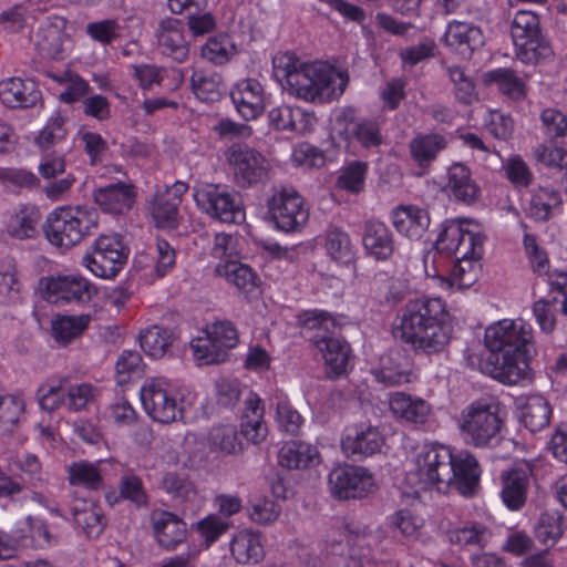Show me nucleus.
I'll return each instance as SVG.
<instances>
[{
	"instance_id": "obj_1",
	"label": "nucleus",
	"mask_w": 567,
	"mask_h": 567,
	"mask_svg": "<svg viewBox=\"0 0 567 567\" xmlns=\"http://www.w3.org/2000/svg\"><path fill=\"white\" fill-rule=\"evenodd\" d=\"M488 355L480 363L481 371L494 380L516 385L533 380L529 360L536 353L533 329L522 319H504L485 331Z\"/></svg>"
},
{
	"instance_id": "obj_2",
	"label": "nucleus",
	"mask_w": 567,
	"mask_h": 567,
	"mask_svg": "<svg viewBox=\"0 0 567 567\" xmlns=\"http://www.w3.org/2000/svg\"><path fill=\"white\" fill-rule=\"evenodd\" d=\"M447 317L440 298L409 300L398 315L392 333L415 352L439 353L450 343L453 333Z\"/></svg>"
},
{
	"instance_id": "obj_3",
	"label": "nucleus",
	"mask_w": 567,
	"mask_h": 567,
	"mask_svg": "<svg viewBox=\"0 0 567 567\" xmlns=\"http://www.w3.org/2000/svg\"><path fill=\"white\" fill-rule=\"evenodd\" d=\"M415 462L419 481L424 488H434L440 493L456 489L462 495H472L478 484V463L467 452L454 456L447 446L425 444Z\"/></svg>"
},
{
	"instance_id": "obj_4",
	"label": "nucleus",
	"mask_w": 567,
	"mask_h": 567,
	"mask_svg": "<svg viewBox=\"0 0 567 567\" xmlns=\"http://www.w3.org/2000/svg\"><path fill=\"white\" fill-rule=\"evenodd\" d=\"M505 421L503 404L494 396L474 400L458 416L464 442L475 447H493L502 440Z\"/></svg>"
},
{
	"instance_id": "obj_5",
	"label": "nucleus",
	"mask_w": 567,
	"mask_h": 567,
	"mask_svg": "<svg viewBox=\"0 0 567 567\" xmlns=\"http://www.w3.org/2000/svg\"><path fill=\"white\" fill-rule=\"evenodd\" d=\"M97 226L99 214L94 208L63 206L48 215L43 231L50 244L69 249L91 236Z\"/></svg>"
},
{
	"instance_id": "obj_6",
	"label": "nucleus",
	"mask_w": 567,
	"mask_h": 567,
	"mask_svg": "<svg viewBox=\"0 0 567 567\" xmlns=\"http://www.w3.org/2000/svg\"><path fill=\"white\" fill-rule=\"evenodd\" d=\"M305 327L317 330L311 341L322 354L328 377L338 378L348 371L351 349L349 343L331 336L337 329L336 320L327 312L309 311L305 313Z\"/></svg>"
},
{
	"instance_id": "obj_7",
	"label": "nucleus",
	"mask_w": 567,
	"mask_h": 567,
	"mask_svg": "<svg viewBox=\"0 0 567 567\" xmlns=\"http://www.w3.org/2000/svg\"><path fill=\"white\" fill-rule=\"evenodd\" d=\"M348 78L323 64H306L300 73L290 78L288 92L309 102H328L339 97Z\"/></svg>"
},
{
	"instance_id": "obj_8",
	"label": "nucleus",
	"mask_w": 567,
	"mask_h": 567,
	"mask_svg": "<svg viewBox=\"0 0 567 567\" xmlns=\"http://www.w3.org/2000/svg\"><path fill=\"white\" fill-rule=\"evenodd\" d=\"M348 78L323 64H306L300 73L290 78L288 92L309 102H328L339 97Z\"/></svg>"
},
{
	"instance_id": "obj_9",
	"label": "nucleus",
	"mask_w": 567,
	"mask_h": 567,
	"mask_svg": "<svg viewBox=\"0 0 567 567\" xmlns=\"http://www.w3.org/2000/svg\"><path fill=\"white\" fill-rule=\"evenodd\" d=\"M511 38L515 54L523 63L535 64L553 55L551 45L543 33L539 17L529 10H519L511 22Z\"/></svg>"
},
{
	"instance_id": "obj_10",
	"label": "nucleus",
	"mask_w": 567,
	"mask_h": 567,
	"mask_svg": "<svg viewBox=\"0 0 567 567\" xmlns=\"http://www.w3.org/2000/svg\"><path fill=\"white\" fill-rule=\"evenodd\" d=\"M467 219L446 220L435 241L436 250L455 258L482 257L485 237Z\"/></svg>"
},
{
	"instance_id": "obj_11",
	"label": "nucleus",
	"mask_w": 567,
	"mask_h": 567,
	"mask_svg": "<svg viewBox=\"0 0 567 567\" xmlns=\"http://www.w3.org/2000/svg\"><path fill=\"white\" fill-rule=\"evenodd\" d=\"M236 186L246 189L264 184L269 179L268 159L247 144L234 143L225 151Z\"/></svg>"
},
{
	"instance_id": "obj_12",
	"label": "nucleus",
	"mask_w": 567,
	"mask_h": 567,
	"mask_svg": "<svg viewBox=\"0 0 567 567\" xmlns=\"http://www.w3.org/2000/svg\"><path fill=\"white\" fill-rule=\"evenodd\" d=\"M144 411L156 422L171 423L183 416L181 406L167 379L151 378L140 390Z\"/></svg>"
},
{
	"instance_id": "obj_13",
	"label": "nucleus",
	"mask_w": 567,
	"mask_h": 567,
	"mask_svg": "<svg viewBox=\"0 0 567 567\" xmlns=\"http://www.w3.org/2000/svg\"><path fill=\"white\" fill-rule=\"evenodd\" d=\"M194 199L203 213L219 221L235 224L245 218L238 194L219 185L210 184L197 188Z\"/></svg>"
},
{
	"instance_id": "obj_14",
	"label": "nucleus",
	"mask_w": 567,
	"mask_h": 567,
	"mask_svg": "<svg viewBox=\"0 0 567 567\" xmlns=\"http://www.w3.org/2000/svg\"><path fill=\"white\" fill-rule=\"evenodd\" d=\"M268 210L277 228L286 233L300 230L309 219L303 197L291 187L276 189L268 200Z\"/></svg>"
},
{
	"instance_id": "obj_15",
	"label": "nucleus",
	"mask_w": 567,
	"mask_h": 567,
	"mask_svg": "<svg viewBox=\"0 0 567 567\" xmlns=\"http://www.w3.org/2000/svg\"><path fill=\"white\" fill-rule=\"evenodd\" d=\"M127 259V249L117 236H100L92 252L83 257V264L95 276L112 278L117 275Z\"/></svg>"
},
{
	"instance_id": "obj_16",
	"label": "nucleus",
	"mask_w": 567,
	"mask_h": 567,
	"mask_svg": "<svg viewBox=\"0 0 567 567\" xmlns=\"http://www.w3.org/2000/svg\"><path fill=\"white\" fill-rule=\"evenodd\" d=\"M372 483V477L365 468L352 465L338 466L328 477L331 494L340 499L363 497Z\"/></svg>"
},
{
	"instance_id": "obj_17",
	"label": "nucleus",
	"mask_w": 567,
	"mask_h": 567,
	"mask_svg": "<svg viewBox=\"0 0 567 567\" xmlns=\"http://www.w3.org/2000/svg\"><path fill=\"white\" fill-rule=\"evenodd\" d=\"M188 185L176 182L171 186L158 188L148 204V212L157 227L175 228L178 225V207Z\"/></svg>"
},
{
	"instance_id": "obj_18",
	"label": "nucleus",
	"mask_w": 567,
	"mask_h": 567,
	"mask_svg": "<svg viewBox=\"0 0 567 567\" xmlns=\"http://www.w3.org/2000/svg\"><path fill=\"white\" fill-rule=\"evenodd\" d=\"M94 293V286L75 275L50 278L45 285V299L52 303H84L89 302Z\"/></svg>"
},
{
	"instance_id": "obj_19",
	"label": "nucleus",
	"mask_w": 567,
	"mask_h": 567,
	"mask_svg": "<svg viewBox=\"0 0 567 567\" xmlns=\"http://www.w3.org/2000/svg\"><path fill=\"white\" fill-rule=\"evenodd\" d=\"M136 188L132 183L117 182L94 189V203L102 212L123 215L134 205Z\"/></svg>"
},
{
	"instance_id": "obj_20",
	"label": "nucleus",
	"mask_w": 567,
	"mask_h": 567,
	"mask_svg": "<svg viewBox=\"0 0 567 567\" xmlns=\"http://www.w3.org/2000/svg\"><path fill=\"white\" fill-rule=\"evenodd\" d=\"M362 246L367 255L378 261L390 259L395 247L389 227L374 219L367 220L363 225Z\"/></svg>"
},
{
	"instance_id": "obj_21",
	"label": "nucleus",
	"mask_w": 567,
	"mask_h": 567,
	"mask_svg": "<svg viewBox=\"0 0 567 567\" xmlns=\"http://www.w3.org/2000/svg\"><path fill=\"white\" fill-rule=\"evenodd\" d=\"M157 45L161 52L177 62H184L189 52L184 37L183 23L175 18L162 20L156 30Z\"/></svg>"
},
{
	"instance_id": "obj_22",
	"label": "nucleus",
	"mask_w": 567,
	"mask_h": 567,
	"mask_svg": "<svg viewBox=\"0 0 567 567\" xmlns=\"http://www.w3.org/2000/svg\"><path fill=\"white\" fill-rule=\"evenodd\" d=\"M230 96L238 113L245 120H254L264 111V89L257 80L239 81L233 89Z\"/></svg>"
},
{
	"instance_id": "obj_23",
	"label": "nucleus",
	"mask_w": 567,
	"mask_h": 567,
	"mask_svg": "<svg viewBox=\"0 0 567 567\" xmlns=\"http://www.w3.org/2000/svg\"><path fill=\"white\" fill-rule=\"evenodd\" d=\"M391 219L395 230L410 240H420L430 226L427 212L414 205L394 208Z\"/></svg>"
},
{
	"instance_id": "obj_24",
	"label": "nucleus",
	"mask_w": 567,
	"mask_h": 567,
	"mask_svg": "<svg viewBox=\"0 0 567 567\" xmlns=\"http://www.w3.org/2000/svg\"><path fill=\"white\" fill-rule=\"evenodd\" d=\"M383 443L384 439L377 427L360 425L349 430L341 446L348 456H370L379 452Z\"/></svg>"
},
{
	"instance_id": "obj_25",
	"label": "nucleus",
	"mask_w": 567,
	"mask_h": 567,
	"mask_svg": "<svg viewBox=\"0 0 567 567\" xmlns=\"http://www.w3.org/2000/svg\"><path fill=\"white\" fill-rule=\"evenodd\" d=\"M501 497L511 511H519L527 501L530 486V470L512 468L502 474Z\"/></svg>"
},
{
	"instance_id": "obj_26",
	"label": "nucleus",
	"mask_w": 567,
	"mask_h": 567,
	"mask_svg": "<svg viewBox=\"0 0 567 567\" xmlns=\"http://www.w3.org/2000/svg\"><path fill=\"white\" fill-rule=\"evenodd\" d=\"M70 505L75 524L83 529L87 537H97L105 527V519L101 508L91 499L81 496L74 491Z\"/></svg>"
},
{
	"instance_id": "obj_27",
	"label": "nucleus",
	"mask_w": 567,
	"mask_h": 567,
	"mask_svg": "<svg viewBox=\"0 0 567 567\" xmlns=\"http://www.w3.org/2000/svg\"><path fill=\"white\" fill-rule=\"evenodd\" d=\"M153 532L158 544L166 549H174L186 536V524L175 514L155 509L151 513Z\"/></svg>"
},
{
	"instance_id": "obj_28",
	"label": "nucleus",
	"mask_w": 567,
	"mask_h": 567,
	"mask_svg": "<svg viewBox=\"0 0 567 567\" xmlns=\"http://www.w3.org/2000/svg\"><path fill=\"white\" fill-rule=\"evenodd\" d=\"M268 121L270 126L278 131H290L302 134L312 127L315 117L299 106L284 104L272 107L268 112Z\"/></svg>"
},
{
	"instance_id": "obj_29",
	"label": "nucleus",
	"mask_w": 567,
	"mask_h": 567,
	"mask_svg": "<svg viewBox=\"0 0 567 567\" xmlns=\"http://www.w3.org/2000/svg\"><path fill=\"white\" fill-rule=\"evenodd\" d=\"M445 190L456 202L472 204L480 195V187L473 181L471 171L461 163H454L447 171Z\"/></svg>"
},
{
	"instance_id": "obj_30",
	"label": "nucleus",
	"mask_w": 567,
	"mask_h": 567,
	"mask_svg": "<svg viewBox=\"0 0 567 567\" xmlns=\"http://www.w3.org/2000/svg\"><path fill=\"white\" fill-rule=\"evenodd\" d=\"M41 93L33 81L11 78L0 82V99L9 107H30Z\"/></svg>"
},
{
	"instance_id": "obj_31",
	"label": "nucleus",
	"mask_w": 567,
	"mask_h": 567,
	"mask_svg": "<svg viewBox=\"0 0 567 567\" xmlns=\"http://www.w3.org/2000/svg\"><path fill=\"white\" fill-rule=\"evenodd\" d=\"M444 42L462 55H471L472 52L484 44L482 30L466 22H452L444 34Z\"/></svg>"
},
{
	"instance_id": "obj_32",
	"label": "nucleus",
	"mask_w": 567,
	"mask_h": 567,
	"mask_svg": "<svg viewBox=\"0 0 567 567\" xmlns=\"http://www.w3.org/2000/svg\"><path fill=\"white\" fill-rule=\"evenodd\" d=\"M389 405L395 416L413 424H424L431 412L425 400L399 391L390 394Z\"/></svg>"
},
{
	"instance_id": "obj_33",
	"label": "nucleus",
	"mask_w": 567,
	"mask_h": 567,
	"mask_svg": "<svg viewBox=\"0 0 567 567\" xmlns=\"http://www.w3.org/2000/svg\"><path fill=\"white\" fill-rule=\"evenodd\" d=\"M215 272L235 286L246 297L259 292L260 280L257 274L247 265L236 260H227L224 264H218Z\"/></svg>"
},
{
	"instance_id": "obj_34",
	"label": "nucleus",
	"mask_w": 567,
	"mask_h": 567,
	"mask_svg": "<svg viewBox=\"0 0 567 567\" xmlns=\"http://www.w3.org/2000/svg\"><path fill=\"white\" fill-rule=\"evenodd\" d=\"M230 551L239 564H258L265 557L261 534L250 529L238 532L230 543Z\"/></svg>"
},
{
	"instance_id": "obj_35",
	"label": "nucleus",
	"mask_w": 567,
	"mask_h": 567,
	"mask_svg": "<svg viewBox=\"0 0 567 567\" xmlns=\"http://www.w3.org/2000/svg\"><path fill=\"white\" fill-rule=\"evenodd\" d=\"M241 433L251 443L262 442L268 433L264 422V406L261 400L250 393L245 401V410L241 416Z\"/></svg>"
},
{
	"instance_id": "obj_36",
	"label": "nucleus",
	"mask_w": 567,
	"mask_h": 567,
	"mask_svg": "<svg viewBox=\"0 0 567 567\" xmlns=\"http://www.w3.org/2000/svg\"><path fill=\"white\" fill-rule=\"evenodd\" d=\"M446 146L447 140L440 133L417 134L409 143L411 157L421 168H427Z\"/></svg>"
},
{
	"instance_id": "obj_37",
	"label": "nucleus",
	"mask_w": 567,
	"mask_h": 567,
	"mask_svg": "<svg viewBox=\"0 0 567 567\" xmlns=\"http://www.w3.org/2000/svg\"><path fill=\"white\" fill-rule=\"evenodd\" d=\"M278 460L282 467L289 470L307 468L319 462V452L311 444L291 441L280 449Z\"/></svg>"
},
{
	"instance_id": "obj_38",
	"label": "nucleus",
	"mask_w": 567,
	"mask_h": 567,
	"mask_svg": "<svg viewBox=\"0 0 567 567\" xmlns=\"http://www.w3.org/2000/svg\"><path fill=\"white\" fill-rule=\"evenodd\" d=\"M41 213L34 206H23L10 216L7 223V233L16 239H30L38 233Z\"/></svg>"
},
{
	"instance_id": "obj_39",
	"label": "nucleus",
	"mask_w": 567,
	"mask_h": 567,
	"mask_svg": "<svg viewBox=\"0 0 567 567\" xmlns=\"http://www.w3.org/2000/svg\"><path fill=\"white\" fill-rule=\"evenodd\" d=\"M550 415L549 403L542 395H529L520 409V421L530 432L547 426Z\"/></svg>"
},
{
	"instance_id": "obj_40",
	"label": "nucleus",
	"mask_w": 567,
	"mask_h": 567,
	"mask_svg": "<svg viewBox=\"0 0 567 567\" xmlns=\"http://www.w3.org/2000/svg\"><path fill=\"white\" fill-rule=\"evenodd\" d=\"M90 320L89 315L56 316L51 323L52 336L56 342L68 344L87 328Z\"/></svg>"
},
{
	"instance_id": "obj_41",
	"label": "nucleus",
	"mask_w": 567,
	"mask_h": 567,
	"mask_svg": "<svg viewBox=\"0 0 567 567\" xmlns=\"http://www.w3.org/2000/svg\"><path fill=\"white\" fill-rule=\"evenodd\" d=\"M174 340L173 333L157 326L146 329L140 337L142 350L154 359L165 355Z\"/></svg>"
},
{
	"instance_id": "obj_42",
	"label": "nucleus",
	"mask_w": 567,
	"mask_h": 567,
	"mask_svg": "<svg viewBox=\"0 0 567 567\" xmlns=\"http://www.w3.org/2000/svg\"><path fill=\"white\" fill-rule=\"evenodd\" d=\"M324 247L327 254L336 261L348 264L353 258V245L347 231L331 227L326 233Z\"/></svg>"
},
{
	"instance_id": "obj_43",
	"label": "nucleus",
	"mask_w": 567,
	"mask_h": 567,
	"mask_svg": "<svg viewBox=\"0 0 567 567\" xmlns=\"http://www.w3.org/2000/svg\"><path fill=\"white\" fill-rule=\"evenodd\" d=\"M491 536V530L481 523H468L449 532L450 542L464 547H484L488 543Z\"/></svg>"
},
{
	"instance_id": "obj_44",
	"label": "nucleus",
	"mask_w": 567,
	"mask_h": 567,
	"mask_svg": "<svg viewBox=\"0 0 567 567\" xmlns=\"http://www.w3.org/2000/svg\"><path fill=\"white\" fill-rule=\"evenodd\" d=\"M485 81L494 83L497 89L512 100H520L525 95V84L514 71L509 69H497L485 75Z\"/></svg>"
},
{
	"instance_id": "obj_45",
	"label": "nucleus",
	"mask_w": 567,
	"mask_h": 567,
	"mask_svg": "<svg viewBox=\"0 0 567 567\" xmlns=\"http://www.w3.org/2000/svg\"><path fill=\"white\" fill-rule=\"evenodd\" d=\"M560 194L554 189L540 188L532 197L530 215L537 220L549 219L561 205Z\"/></svg>"
},
{
	"instance_id": "obj_46",
	"label": "nucleus",
	"mask_w": 567,
	"mask_h": 567,
	"mask_svg": "<svg viewBox=\"0 0 567 567\" xmlns=\"http://www.w3.org/2000/svg\"><path fill=\"white\" fill-rule=\"evenodd\" d=\"M65 117L60 113H55L51 116L44 127L34 137V144L41 151H48L51 147L58 145L66 137Z\"/></svg>"
},
{
	"instance_id": "obj_47",
	"label": "nucleus",
	"mask_w": 567,
	"mask_h": 567,
	"mask_svg": "<svg viewBox=\"0 0 567 567\" xmlns=\"http://www.w3.org/2000/svg\"><path fill=\"white\" fill-rule=\"evenodd\" d=\"M208 443L213 449L227 454H234L241 449L237 429L233 424L213 426L208 434Z\"/></svg>"
},
{
	"instance_id": "obj_48",
	"label": "nucleus",
	"mask_w": 567,
	"mask_h": 567,
	"mask_svg": "<svg viewBox=\"0 0 567 567\" xmlns=\"http://www.w3.org/2000/svg\"><path fill=\"white\" fill-rule=\"evenodd\" d=\"M69 481L73 486H84L89 489H99L103 486V478L97 466L89 462L71 464Z\"/></svg>"
},
{
	"instance_id": "obj_49",
	"label": "nucleus",
	"mask_w": 567,
	"mask_h": 567,
	"mask_svg": "<svg viewBox=\"0 0 567 567\" xmlns=\"http://www.w3.org/2000/svg\"><path fill=\"white\" fill-rule=\"evenodd\" d=\"M235 53V45L227 34L209 38L202 48V56L217 65L227 63Z\"/></svg>"
},
{
	"instance_id": "obj_50",
	"label": "nucleus",
	"mask_w": 567,
	"mask_h": 567,
	"mask_svg": "<svg viewBox=\"0 0 567 567\" xmlns=\"http://www.w3.org/2000/svg\"><path fill=\"white\" fill-rule=\"evenodd\" d=\"M205 333L204 337H198L190 342V349L195 360L199 364H217L225 362L227 353L215 343L206 331Z\"/></svg>"
},
{
	"instance_id": "obj_51",
	"label": "nucleus",
	"mask_w": 567,
	"mask_h": 567,
	"mask_svg": "<svg viewBox=\"0 0 567 567\" xmlns=\"http://www.w3.org/2000/svg\"><path fill=\"white\" fill-rule=\"evenodd\" d=\"M162 487L179 502H192L197 496L194 484L185 475L175 472H168L163 476Z\"/></svg>"
},
{
	"instance_id": "obj_52",
	"label": "nucleus",
	"mask_w": 567,
	"mask_h": 567,
	"mask_svg": "<svg viewBox=\"0 0 567 567\" xmlns=\"http://www.w3.org/2000/svg\"><path fill=\"white\" fill-rule=\"evenodd\" d=\"M542 127L551 142L567 138V115L558 109L547 107L540 113Z\"/></svg>"
},
{
	"instance_id": "obj_53",
	"label": "nucleus",
	"mask_w": 567,
	"mask_h": 567,
	"mask_svg": "<svg viewBox=\"0 0 567 567\" xmlns=\"http://www.w3.org/2000/svg\"><path fill=\"white\" fill-rule=\"evenodd\" d=\"M456 262L451 271L450 280L452 286L460 289L470 288L476 280L478 275L477 261L481 257L455 258Z\"/></svg>"
},
{
	"instance_id": "obj_54",
	"label": "nucleus",
	"mask_w": 567,
	"mask_h": 567,
	"mask_svg": "<svg viewBox=\"0 0 567 567\" xmlns=\"http://www.w3.org/2000/svg\"><path fill=\"white\" fill-rule=\"evenodd\" d=\"M190 85L196 97L204 102H213L220 96V82L217 75L195 71L190 78Z\"/></svg>"
},
{
	"instance_id": "obj_55",
	"label": "nucleus",
	"mask_w": 567,
	"mask_h": 567,
	"mask_svg": "<svg viewBox=\"0 0 567 567\" xmlns=\"http://www.w3.org/2000/svg\"><path fill=\"white\" fill-rule=\"evenodd\" d=\"M65 383L66 379L62 378L56 383H45L38 389L37 399L42 410L53 412L62 404L66 405V393H61Z\"/></svg>"
},
{
	"instance_id": "obj_56",
	"label": "nucleus",
	"mask_w": 567,
	"mask_h": 567,
	"mask_svg": "<svg viewBox=\"0 0 567 567\" xmlns=\"http://www.w3.org/2000/svg\"><path fill=\"white\" fill-rule=\"evenodd\" d=\"M24 411L23 400L13 394H0V427L11 431Z\"/></svg>"
},
{
	"instance_id": "obj_57",
	"label": "nucleus",
	"mask_w": 567,
	"mask_h": 567,
	"mask_svg": "<svg viewBox=\"0 0 567 567\" xmlns=\"http://www.w3.org/2000/svg\"><path fill=\"white\" fill-rule=\"evenodd\" d=\"M535 535L544 544H555L563 535L561 517L557 513H543L535 526Z\"/></svg>"
},
{
	"instance_id": "obj_58",
	"label": "nucleus",
	"mask_w": 567,
	"mask_h": 567,
	"mask_svg": "<svg viewBox=\"0 0 567 567\" xmlns=\"http://www.w3.org/2000/svg\"><path fill=\"white\" fill-rule=\"evenodd\" d=\"M390 525L402 536L410 539H416L420 535L421 528L423 527V519L409 509H400L391 516Z\"/></svg>"
},
{
	"instance_id": "obj_59",
	"label": "nucleus",
	"mask_w": 567,
	"mask_h": 567,
	"mask_svg": "<svg viewBox=\"0 0 567 567\" xmlns=\"http://www.w3.org/2000/svg\"><path fill=\"white\" fill-rule=\"evenodd\" d=\"M368 166L363 162H353L347 166L337 179V186L351 193H359L364 185Z\"/></svg>"
},
{
	"instance_id": "obj_60",
	"label": "nucleus",
	"mask_w": 567,
	"mask_h": 567,
	"mask_svg": "<svg viewBox=\"0 0 567 567\" xmlns=\"http://www.w3.org/2000/svg\"><path fill=\"white\" fill-rule=\"evenodd\" d=\"M97 389L91 383L71 384L66 389V406L72 411H81L95 401Z\"/></svg>"
},
{
	"instance_id": "obj_61",
	"label": "nucleus",
	"mask_w": 567,
	"mask_h": 567,
	"mask_svg": "<svg viewBox=\"0 0 567 567\" xmlns=\"http://www.w3.org/2000/svg\"><path fill=\"white\" fill-rule=\"evenodd\" d=\"M206 332L215 343L228 354V350L236 347L238 342V332L234 323L229 320L214 322Z\"/></svg>"
},
{
	"instance_id": "obj_62",
	"label": "nucleus",
	"mask_w": 567,
	"mask_h": 567,
	"mask_svg": "<svg viewBox=\"0 0 567 567\" xmlns=\"http://www.w3.org/2000/svg\"><path fill=\"white\" fill-rule=\"evenodd\" d=\"M352 141L358 142L364 148L379 147L383 143L380 124L374 120L361 118L352 135Z\"/></svg>"
},
{
	"instance_id": "obj_63",
	"label": "nucleus",
	"mask_w": 567,
	"mask_h": 567,
	"mask_svg": "<svg viewBox=\"0 0 567 567\" xmlns=\"http://www.w3.org/2000/svg\"><path fill=\"white\" fill-rule=\"evenodd\" d=\"M37 47L43 55L58 59L62 52L60 31L52 25L40 29L37 33Z\"/></svg>"
},
{
	"instance_id": "obj_64",
	"label": "nucleus",
	"mask_w": 567,
	"mask_h": 567,
	"mask_svg": "<svg viewBox=\"0 0 567 567\" xmlns=\"http://www.w3.org/2000/svg\"><path fill=\"white\" fill-rule=\"evenodd\" d=\"M247 512L252 522L266 525L278 518L280 507L272 499L256 498L247 507Z\"/></svg>"
}]
</instances>
